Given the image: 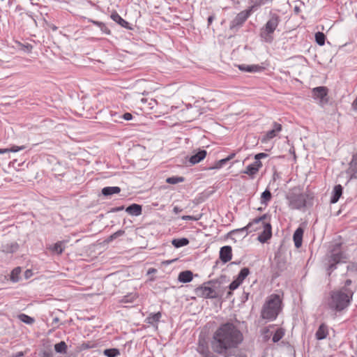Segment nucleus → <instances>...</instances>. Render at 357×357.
Listing matches in <instances>:
<instances>
[{
  "instance_id": "obj_1",
  "label": "nucleus",
  "mask_w": 357,
  "mask_h": 357,
  "mask_svg": "<svg viewBox=\"0 0 357 357\" xmlns=\"http://www.w3.org/2000/svg\"><path fill=\"white\" fill-rule=\"evenodd\" d=\"M243 332L231 321L219 325L213 334L211 346L213 351L219 355H226L237 349L243 342Z\"/></svg>"
},
{
  "instance_id": "obj_2",
  "label": "nucleus",
  "mask_w": 357,
  "mask_h": 357,
  "mask_svg": "<svg viewBox=\"0 0 357 357\" xmlns=\"http://www.w3.org/2000/svg\"><path fill=\"white\" fill-rule=\"evenodd\" d=\"M354 295V291L351 289L343 290L332 291L330 292V297L327 301V305L329 309L335 312H341L347 308Z\"/></svg>"
},
{
  "instance_id": "obj_3",
  "label": "nucleus",
  "mask_w": 357,
  "mask_h": 357,
  "mask_svg": "<svg viewBox=\"0 0 357 357\" xmlns=\"http://www.w3.org/2000/svg\"><path fill=\"white\" fill-rule=\"evenodd\" d=\"M282 310V301L278 294H273L268 296L261 310V317L268 321L277 319Z\"/></svg>"
},
{
  "instance_id": "obj_4",
  "label": "nucleus",
  "mask_w": 357,
  "mask_h": 357,
  "mask_svg": "<svg viewBox=\"0 0 357 357\" xmlns=\"http://www.w3.org/2000/svg\"><path fill=\"white\" fill-rule=\"evenodd\" d=\"M346 259V254L342 250V244L340 243H336L333 245L326 255V270L328 275L337 268L338 264L344 262Z\"/></svg>"
},
{
  "instance_id": "obj_5",
  "label": "nucleus",
  "mask_w": 357,
  "mask_h": 357,
  "mask_svg": "<svg viewBox=\"0 0 357 357\" xmlns=\"http://www.w3.org/2000/svg\"><path fill=\"white\" fill-rule=\"evenodd\" d=\"M289 202V206L294 210H301L307 206L310 200L313 199V196L310 193H303L299 188H294L286 196Z\"/></svg>"
},
{
  "instance_id": "obj_6",
  "label": "nucleus",
  "mask_w": 357,
  "mask_h": 357,
  "mask_svg": "<svg viewBox=\"0 0 357 357\" xmlns=\"http://www.w3.org/2000/svg\"><path fill=\"white\" fill-rule=\"evenodd\" d=\"M280 22L281 17L278 14L270 13L269 19L260 29L259 36L264 42L271 43L273 41V33Z\"/></svg>"
},
{
  "instance_id": "obj_7",
  "label": "nucleus",
  "mask_w": 357,
  "mask_h": 357,
  "mask_svg": "<svg viewBox=\"0 0 357 357\" xmlns=\"http://www.w3.org/2000/svg\"><path fill=\"white\" fill-rule=\"evenodd\" d=\"M197 296L204 298H220L223 292L218 289V286L208 287L201 285L195 289Z\"/></svg>"
},
{
  "instance_id": "obj_8",
  "label": "nucleus",
  "mask_w": 357,
  "mask_h": 357,
  "mask_svg": "<svg viewBox=\"0 0 357 357\" xmlns=\"http://www.w3.org/2000/svg\"><path fill=\"white\" fill-rule=\"evenodd\" d=\"M253 8L254 6H250L248 9L238 13L235 18L230 22L229 31L233 33H236L250 16Z\"/></svg>"
},
{
  "instance_id": "obj_9",
  "label": "nucleus",
  "mask_w": 357,
  "mask_h": 357,
  "mask_svg": "<svg viewBox=\"0 0 357 357\" xmlns=\"http://www.w3.org/2000/svg\"><path fill=\"white\" fill-rule=\"evenodd\" d=\"M264 229L258 236V241L262 243L267 242L272 237L271 215L265 213L259 216Z\"/></svg>"
},
{
  "instance_id": "obj_10",
  "label": "nucleus",
  "mask_w": 357,
  "mask_h": 357,
  "mask_svg": "<svg viewBox=\"0 0 357 357\" xmlns=\"http://www.w3.org/2000/svg\"><path fill=\"white\" fill-rule=\"evenodd\" d=\"M328 90L326 86H317L312 91L313 98L319 100V103L322 107L328 102Z\"/></svg>"
},
{
  "instance_id": "obj_11",
  "label": "nucleus",
  "mask_w": 357,
  "mask_h": 357,
  "mask_svg": "<svg viewBox=\"0 0 357 357\" xmlns=\"http://www.w3.org/2000/svg\"><path fill=\"white\" fill-rule=\"evenodd\" d=\"M349 176V183L353 178H357V152L353 155L352 159L349 164V168L346 171Z\"/></svg>"
},
{
  "instance_id": "obj_12",
  "label": "nucleus",
  "mask_w": 357,
  "mask_h": 357,
  "mask_svg": "<svg viewBox=\"0 0 357 357\" xmlns=\"http://www.w3.org/2000/svg\"><path fill=\"white\" fill-rule=\"evenodd\" d=\"M261 167V162L255 161L253 163L248 165L245 169L242 172V173L248 174L250 178L253 179Z\"/></svg>"
},
{
  "instance_id": "obj_13",
  "label": "nucleus",
  "mask_w": 357,
  "mask_h": 357,
  "mask_svg": "<svg viewBox=\"0 0 357 357\" xmlns=\"http://www.w3.org/2000/svg\"><path fill=\"white\" fill-rule=\"evenodd\" d=\"M219 258L222 263L229 262L232 258V249L229 245H225L220 250Z\"/></svg>"
},
{
  "instance_id": "obj_14",
  "label": "nucleus",
  "mask_w": 357,
  "mask_h": 357,
  "mask_svg": "<svg viewBox=\"0 0 357 357\" xmlns=\"http://www.w3.org/2000/svg\"><path fill=\"white\" fill-rule=\"evenodd\" d=\"M207 155V152L204 149H198L194 151V153L189 158L188 162L191 165H195L203 160Z\"/></svg>"
},
{
  "instance_id": "obj_15",
  "label": "nucleus",
  "mask_w": 357,
  "mask_h": 357,
  "mask_svg": "<svg viewBox=\"0 0 357 357\" xmlns=\"http://www.w3.org/2000/svg\"><path fill=\"white\" fill-rule=\"evenodd\" d=\"M19 247L17 242H6L1 245L0 250L6 254H13L18 250Z\"/></svg>"
},
{
  "instance_id": "obj_16",
  "label": "nucleus",
  "mask_w": 357,
  "mask_h": 357,
  "mask_svg": "<svg viewBox=\"0 0 357 357\" xmlns=\"http://www.w3.org/2000/svg\"><path fill=\"white\" fill-rule=\"evenodd\" d=\"M238 68L241 71L247 72V73H260L265 70V68L259 65V64H240L238 66Z\"/></svg>"
},
{
  "instance_id": "obj_17",
  "label": "nucleus",
  "mask_w": 357,
  "mask_h": 357,
  "mask_svg": "<svg viewBox=\"0 0 357 357\" xmlns=\"http://www.w3.org/2000/svg\"><path fill=\"white\" fill-rule=\"evenodd\" d=\"M197 351L204 357H211L213 354L209 350L208 343L204 340H199Z\"/></svg>"
},
{
  "instance_id": "obj_18",
  "label": "nucleus",
  "mask_w": 357,
  "mask_h": 357,
  "mask_svg": "<svg viewBox=\"0 0 357 357\" xmlns=\"http://www.w3.org/2000/svg\"><path fill=\"white\" fill-rule=\"evenodd\" d=\"M111 18L121 26L126 28L128 30H132V24H130L128 22L123 19L116 11H114L111 14Z\"/></svg>"
},
{
  "instance_id": "obj_19",
  "label": "nucleus",
  "mask_w": 357,
  "mask_h": 357,
  "mask_svg": "<svg viewBox=\"0 0 357 357\" xmlns=\"http://www.w3.org/2000/svg\"><path fill=\"white\" fill-rule=\"evenodd\" d=\"M304 229L301 227H298L293 234V241L296 248H300L303 243V236Z\"/></svg>"
},
{
  "instance_id": "obj_20",
  "label": "nucleus",
  "mask_w": 357,
  "mask_h": 357,
  "mask_svg": "<svg viewBox=\"0 0 357 357\" xmlns=\"http://www.w3.org/2000/svg\"><path fill=\"white\" fill-rule=\"evenodd\" d=\"M328 335V327L325 323L319 325L315 333V337L317 340H322L327 337Z\"/></svg>"
},
{
  "instance_id": "obj_21",
  "label": "nucleus",
  "mask_w": 357,
  "mask_h": 357,
  "mask_svg": "<svg viewBox=\"0 0 357 357\" xmlns=\"http://www.w3.org/2000/svg\"><path fill=\"white\" fill-rule=\"evenodd\" d=\"M343 192V187L340 185H336L334 186L332 192V196L331 197L330 202L331 204H335L338 202Z\"/></svg>"
},
{
  "instance_id": "obj_22",
  "label": "nucleus",
  "mask_w": 357,
  "mask_h": 357,
  "mask_svg": "<svg viewBox=\"0 0 357 357\" xmlns=\"http://www.w3.org/2000/svg\"><path fill=\"white\" fill-rule=\"evenodd\" d=\"M126 212L134 216H139L142 213V206L138 204H132L126 208Z\"/></svg>"
},
{
  "instance_id": "obj_23",
  "label": "nucleus",
  "mask_w": 357,
  "mask_h": 357,
  "mask_svg": "<svg viewBox=\"0 0 357 357\" xmlns=\"http://www.w3.org/2000/svg\"><path fill=\"white\" fill-rule=\"evenodd\" d=\"M250 227H251V224H248L245 227H243L242 228L233 229L227 234L226 238H231L232 240L234 241V242H236V241L234 238L231 237L232 235L245 232V234L243 237H245L249 234L248 229Z\"/></svg>"
},
{
  "instance_id": "obj_24",
  "label": "nucleus",
  "mask_w": 357,
  "mask_h": 357,
  "mask_svg": "<svg viewBox=\"0 0 357 357\" xmlns=\"http://www.w3.org/2000/svg\"><path fill=\"white\" fill-rule=\"evenodd\" d=\"M162 317V313L160 312H158L156 313H151L146 319V322L151 326L158 325Z\"/></svg>"
},
{
  "instance_id": "obj_25",
  "label": "nucleus",
  "mask_w": 357,
  "mask_h": 357,
  "mask_svg": "<svg viewBox=\"0 0 357 357\" xmlns=\"http://www.w3.org/2000/svg\"><path fill=\"white\" fill-rule=\"evenodd\" d=\"M193 278V274L191 271H181L178 276V280L182 283L190 282Z\"/></svg>"
},
{
  "instance_id": "obj_26",
  "label": "nucleus",
  "mask_w": 357,
  "mask_h": 357,
  "mask_svg": "<svg viewBox=\"0 0 357 357\" xmlns=\"http://www.w3.org/2000/svg\"><path fill=\"white\" fill-rule=\"evenodd\" d=\"M121 192V188L118 186H108L102 189V194L105 197H109L114 194H118Z\"/></svg>"
},
{
  "instance_id": "obj_27",
  "label": "nucleus",
  "mask_w": 357,
  "mask_h": 357,
  "mask_svg": "<svg viewBox=\"0 0 357 357\" xmlns=\"http://www.w3.org/2000/svg\"><path fill=\"white\" fill-rule=\"evenodd\" d=\"M275 271L273 273L274 278H278L280 275L281 273L286 269V262L282 259L278 260L275 265Z\"/></svg>"
},
{
  "instance_id": "obj_28",
  "label": "nucleus",
  "mask_w": 357,
  "mask_h": 357,
  "mask_svg": "<svg viewBox=\"0 0 357 357\" xmlns=\"http://www.w3.org/2000/svg\"><path fill=\"white\" fill-rule=\"evenodd\" d=\"M190 241L187 238H174L172 241V244L176 248H181L183 246H186L189 244Z\"/></svg>"
},
{
  "instance_id": "obj_29",
  "label": "nucleus",
  "mask_w": 357,
  "mask_h": 357,
  "mask_svg": "<svg viewBox=\"0 0 357 357\" xmlns=\"http://www.w3.org/2000/svg\"><path fill=\"white\" fill-rule=\"evenodd\" d=\"M54 351L60 354H67L68 346L64 341H61L54 346Z\"/></svg>"
},
{
  "instance_id": "obj_30",
  "label": "nucleus",
  "mask_w": 357,
  "mask_h": 357,
  "mask_svg": "<svg viewBox=\"0 0 357 357\" xmlns=\"http://www.w3.org/2000/svg\"><path fill=\"white\" fill-rule=\"evenodd\" d=\"M272 199V194L268 189H266L261 195V204L267 206Z\"/></svg>"
},
{
  "instance_id": "obj_31",
  "label": "nucleus",
  "mask_w": 357,
  "mask_h": 357,
  "mask_svg": "<svg viewBox=\"0 0 357 357\" xmlns=\"http://www.w3.org/2000/svg\"><path fill=\"white\" fill-rule=\"evenodd\" d=\"M89 22H91L92 24H93L94 25L98 26L103 33L107 34V35L111 34V31L106 26V24L105 23L102 22H99V21H96L93 20H90Z\"/></svg>"
},
{
  "instance_id": "obj_32",
  "label": "nucleus",
  "mask_w": 357,
  "mask_h": 357,
  "mask_svg": "<svg viewBox=\"0 0 357 357\" xmlns=\"http://www.w3.org/2000/svg\"><path fill=\"white\" fill-rule=\"evenodd\" d=\"M250 269L248 267H244L243 268L240 272L238 273V274L237 275V276L236 277V279L241 283L242 284L243 280L248 276V275L250 274Z\"/></svg>"
},
{
  "instance_id": "obj_33",
  "label": "nucleus",
  "mask_w": 357,
  "mask_h": 357,
  "mask_svg": "<svg viewBox=\"0 0 357 357\" xmlns=\"http://www.w3.org/2000/svg\"><path fill=\"white\" fill-rule=\"evenodd\" d=\"M22 269L20 266L15 268L10 273V279L13 282H17L20 281Z\"/></svg>"
},
{
  "instance_id": "obj_34",
  "label": "nucleus",
  "mask_w": 357,
  "mask_h": 357,
  "mask_svg": "<svg viewBox=\"0 0 357 357\" xmlns=\"http://www.w3.org/2000/svg\"><path fill=\"white\" fill-rule=\"evenodd\" d=\"M17 318L22 322L29 325H31L35 322L34 318L23 313L18 314Z\"/></svg>"
},
{
  "instance_id": "obj_35",
  "label": "nucleus",
  "mask_w": 357,
  "mask_h": 357,
  "mask_svg": "<svg viewBox=\"0 0 357 357\" xmlns=\"http://www.w3.org/2000/svg\"><path fill=\"white\" fill-rule=\"evenodd\" d=\"M103 354L107 357H116L120 355V351L117 348L106 349L103 351Z\"/></svg>"
},
{
  "instance_id": "obj_36",
  "label": "nucleus",
  "mask_w": 357,
  "mask_h": 357,
  "mask_svg": "<svg viewBox=\"0 0 357 357\" xmlns=\"http://www.w3.org/2000/svg\"><path fill=\"white\" fill-rule=\"evenodd\" d=\"M227 161L225 158L215 161L213 166L206 167V170L219 169L227 164Z\"/></svg>"
},
{
  "instance_id": "obj_37",
  "label": "nucleus",
  "mask_w": 357,
  "mask_h": 357,
  "mask_svg": "<svg viewBox=\"0 0 357 357\" xmlns=\"http://www.w3.org/2000/svg\"><path fill=\"white\" fill-rule=\"evenodd\" d=\"M284 335V329L282 328H278L273 335L272 341L274 343L278 342L283 337Z\"/></svg>"
},
{
  "instance_id": "obj_38",
  "label": "nucleus",
  "mask_w": 357,
  "mask_h": 357,
  "mask_svg": "<svg viewBox=\"0 0 357 357\" xmlns=\"http://www.w3.org/2000/svg\"><path fill=\"white\" fill-rule=\"evenodd\" d=\"M326 37L323 32L318 31L315 33V41L320 45L323 46L325 44Z\"/></svg>"
},
{
  "instance_id": "obj_39",
  "label": "nucleus",
  "mask_w": 357,
  "mask_h": 357,
  "mask_svg": "<svg viewBox=\"0 0 357 357\" xmlns=\"http://www.w3.org/2000/svg\"><path fill=\"white\" fill-rule=\"evenodd\" d=\"M184 181L185 178L183 176H174L167 178L166 183L174 185L178 183L183 182Z\"/></svg>"
},
{
  "instance_id": "obj_40",
  "label": "nucleus",
  "mask_w": 357,
  "mask_h": 357,
  "mask_svg": "<svg viewBox=\"0 0 357 357\" xmlns=\"http://www.w3.org/2000/svg\"><path fill=\"white\" fill-rule=\"evenodd\" d=\"M67 242V241H61L56 242L52 250L56 252L57 254H61L64 250L63 244Z\"/></svg>"
},
{
  "instance_id": "obj_41",
  "label": "nucleus",
  "mask_w": 357,
  "mask_h": 357,
  "mask_svg": "<svg viewBox=\"0 0 357 357\" xmlns=\"http://www.w3.org/2000/svg\"><path fill=\"white\" fill-rule=\"evenodd\" d=\"M17 47L24 52L30 53L33 49V46L29 43L23 44L20 42H17Z\"/></svg>"
},
{
  "instance_id": "obj_42",
  "label": "nucleus",
  "mask_w": 357,
  "mask_h": 357,
  "mask_svg": "<svg viewBox=\"0 0 357 357\" xmlns=\"http://www.w3.org/2000/svg\"><path fill=\"white\" fill-rule=\"evenodd\" d=\"M96 344L92 342H84L79 346V351H84L96 347Z\"/></svg>"
},
{
  "instance_id": "obj_43",
  "label": "nucleus",
  "mask_w": 357,
  "mask_h": 357,
  "mask_svg": "<svg viewBox=\"0 0 357 357\" xmlns=\"http://www.w3.org/2000/svg\"><path fill=\"white\" fill-rule=\"evenodd\" d=\"M137 298L136 294H130L126 296H124L121 300V303H133L135 300Z\"/></svg>"
},
{
  "instance_id": "obj_44",
  "label": "nucleus",
  "mask_w": 357,
  "mask_h": 357,
  "mask_svg": "<svg viewBox=\"0 0 357 357\" xmlns=\"http://www.w3.org/2000/svg\"><path fill=\"white\" fill-rule=\"evenodd\" d=\"M124 234H125V231L124 230H122V229L118 230L117 231H116L114 234H112V235H110L107 238V242H111L113 240L117 238L118 237H120V236H123Z\"/></svg>"
},
{
  "instance_id": "obj_45",
  "label": "nucleus",
  "mask_w": 357,
  "mask_h": 357,
  "mask_svg": "<svg viewBox=\"0 0 357 357\" xmlns=\"http://www.w3.org/2000/svg\"><path fill=\"white\" fill-rule=\"evenodd\" d=\"M278 132H276L275 130L271 129V130H268V132H266V135H264V140H265V141L270 140V139L275 137L278 135Z\"/></svg>"
},
{
  "instance_id": "obj_46",
  "label": "nucleus",
  "mask_w": 357,
  "mask_h": 357,
  "mask_svg": "<svg viewBox=\"0 0 357 357\" xmlns=\"http://www.w3.org/2000/svg\"><path fill=\"white\" fill-rule=\"evenodd\" d=\"M221 284V282L219 280H211L206 282H204L202 285L213 287V286H218V289H220Z\"/></svg>"
},
{
  "instance_id": "obj_47",
  "label": "nucleus",
  "mask_w": 357,
  "mask_h": 357,
  "mask_svg": "<svg viewBox=\"0 0 357 357\" xmlns=\"http://www.w3.org/2000/svg\"><path fill=\"white\" fill-rule=\"evenodd\" d=\"M202 218V214L197 215H183L181 219L183 220H199Z\"/></svg>"
},
{
  "instance_id": "obj_48",
  "label": "nucleus",
  "mask_w": 357,
  "mask_h": 357,
  "mask_svg": "<svg viewBox=\"0 0 357 357\" xmlns=\"http://www.w3.org/2000/svg\"><path fill=\"white\" fill-rule=\"evenodd\" d=\"M39 357H54V354L51 349L43 350L39 353Z\"/></svg>"
},
{
  "instance_id": "obj_49",
  "label": "nucleus",
  "mask_w": 357,
  "mask_h": 357,
  "mask_svg": "<svg viewBox=\"0 0 357 357\" xmlns=\"http://www.w3.org/2000/svg\"><path fill=\"white\" fill-rule=\"evenodd\" d=\"M241 284L235 278L229 285L228 288L231 291L236 289Z\"/></svg>"
},
{
  "instance_id": "obj_50",
  "label": "nucleus",
  "mask_w": 357,
  "mask_h": 357,
  "mask_svg": "<svg viewBox=\"0 0 357 357\" xmlns=\"http://www.w3.org/2000/svg\"><path fill=\"white\" fill-rule=\"evenodd\" d=\"M268 157V154L266 153H259L255 155V161L261 162L260 160Z\"/></svg>"
},
{
  "instance_id": "obj_51",
  "label": "nucleus",
  "mask_w": 357,
  "mask_h": 357,
  "mask_svg": "<svg viewBox=\"0 0 357 357\" xmlns=\"http://www.w3.org/2000/svg\"><path fill=\"white\" fill-rule=\"evenodd\" d=\"M282 126L280 123L273 122L272 129L279 133L282 130Z\"/></svg>"
},
{
  "instance_id": "obj_52",
  "label": "nucleus",
  "mask_w": 357,
  "mask_h": 357,
  "mask_svg": "<svg viewBox=\"0 0 357 357\" xmlns=\"http://www.w3.org/2000/svg\"><path fill=\"white\" fill-rule=\"evenodd\" d=\"M26 147L24 146H13L11 148L8 149L10 150V152H17L19 151L24 150Z\"/></svg>"
},
{
  "instance_id": "obj_53",
  "label": "nucleus",
  "mask_w": 357,
  "mask_h": 357,
  "mask_svg": "<svg viewBox=\"0 0 357 357\" xmlns=\"http://www.w3.org/2000/svg\"><path fill=\"white\" fill-rule=\"evenodd\" d=\"M132 117H133L132 114L129 112H126L121 116V118L126 121L131 120L132 119Z\"/></svg>"
},
{
  "instance_id": "obj_54",
  "label": "nucleus",
  "mask_w": 357,
  "mask_h": 357,
  "mask_svg": "<svg viewBox=\"0 0 357 357\" xmlns=\"http://www.w3.org/2000/svg\"><path fill=\"white\" fill-rule=\"evenodd\" d=\"M266 3V0H255V4L252 6L254 8L255 6H260L261 5H264Z\"/></svg>"
},
{
  "instance_id": "obj_55",
  "label": "nucleus",
  "mask_w": 357,
  "mask_h": 357,
  "mask_svg": "<svg viewBox=\"0 0 357 357\" xmlns=\"http://www.w3.org/2000/svg\"><path fill=\"white\" fill-rule=\"evenodd\" d=\"M24 275L26 279L30 278L33 275L32 270H30V269L26 270L24 273Z\"/></svg>"
},
{
  "instance_id": "obj_56",
  "label": "nucleus",
  "mask_w": 357,
  "mask_h": 357,
  "mask_svg": "<svg viewBox=\"0 0 357 357\" xmlns=\"http://www.w3.org/2000/svg\"><path fill=\"white\" fill-rule=\"evenodd\" d=\"M352 283V281L350 279H348L344 282V286L340 289L344 291L345 289H349L348 287L350 286Z\"/></svg>"
},
{
  "instance_id": "obj_57",
  "label": "nucleus",
  "mask_w": 357,
  "mask_h": 357,
  "mask_svg": "<svg viewBox=\"0 0 357 357\" xmlns=\"http://www.w3.org/2000/svg\"><path fill=\"white\" fill-rule=\"evenodd\" d=\"M123 209H124V206H121L112 208L110 211L114 213V212H119V211H123Z\"/></svg>"
},
{
  "instance_id": "obj_58",
  "label": "nucleus",
  "mask_w": 357,
  "mask_h": 357,
  "mask_svg": "<svg viewBox=\"0 0 357 357\" xmlns=\"http://www.w3.org/2000/svg\"><path fill=\"white\" fill-rule=\"evenodd\" d=\"M214 19H215V15L214 14H212V15H211L210 16L208 17V19H207L208 26H209L211 24V23L213 22Z\"/></svg>"
},
{
  "instance_id": "obj_59",
  "label": "nucleus",
  "mask_w": 357,
  "mask_h": 357,
  "mask_svg": "<svg viewBox=\"0 0 357 357\" xmlns=\"http://www.w3.org/2000/svg\"><path fill=\"white\" fill-rule=\"evenodd\" d=\"M47 25L48 28L52 29L53 31H56L58 29V27L56 25H54V24L47 22Z\"/></svg>"
},
{
  "instance_id": "obj_60",
  "label": "nucleus",
  "mask_w": 357,
  "mask_h": 357,
  "mask_svg": "<svg viewBox=\"0 0 357 357\" xmlns=\"http://www.w3.org/2000/svg\"><path fill=\"white\" fill-rule=\"evenodd\" d=\"M280 173L277 172V170H275L273 174V181H275L277 179L280 178Z\"/></svg>"
},
{
  "instance_id": "obj_61",
  "label": "nucleus",
  "mask_w": 357,
  "mask_h": 357,
  "mask_svg": "<svg viewBox=\"0 0 357 357\" xmlns=\"http://www.w3.org/2000/svg\"><path fill=\"white\" fill-rule=\"evenodd\" d=\"M259 222H261V220H260L259 217H258V218L253 219L252 221L250 222L248 224H251V227H252L254 224H258Z\"/></svg>"
},
{
  "instance_id": "obj_62",
  "label": "nucleus",
  "mask_w": 357,
  "mask_h": 357,
  "mask_svg": "<svg viewBox=\"0 0 357 357\" xmlns=\"http://www.w3.org/2000/svg\"><path fill=\"white\" fill-rule=\"evenodd\" d=\"M235 155H236V153L233 152V153H230L227 158H225V159L227 160V162H229V160L234 158Z\"/></svg>"
},
{
  "instance_id": "obj_63",
  "label": "nucleus",
  "mask_w": 357,
  "mask_h": 357,
  "mask_svg": "<svg viewBox=\"0 0 357 357\" xmlns=\"http://www.w3.org/2000/svg\"><path fill=\"white\" fill-rule=\"evenodd\" d=\"M183 209L178 206H174L173 208V212L176 214L181 213Z\"/></svg>"
},
{
  "instance_id": "obj_64",
  "label": "nucleus",
  "mask_w": 357,
  "mask_h": 357,
  "mask_svg": "<svg viewBox=\"0 0 357 357\" xmlns=\"http://www.w3.org/2000/svg\"><path fill=\"white\" fill-rule=\"evenodd\" d=\"M294 12L296 15L299 14V13L301 12V9H300L299 6H296L294 8Z\"/></svg>"
}]
</instances>
